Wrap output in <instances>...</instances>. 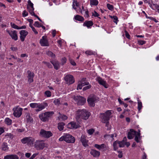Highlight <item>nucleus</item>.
Returning <instances> with one entry per match:
<instances>
[{"label": "nucleus", "mask_w": 159, "mask_h": 159, "mask_svg": "<svg viewBox=\"0 0 159 159\" xmlns=\"http://www.w3.org/2000/svg\"><path fill=\"white\" fill-rule=\"evenodd\" d=\"M83 86L82 84H81L79 82H78V84L77 85V90L79 89H82V87Z\"/></svg>", "instance_id": "6e6d98bb"}, {"label": "nucleus", "mask_w": 159, "mask_h": 159, "mask_svg": "<svg viewBox=\"0 0 159 159\" xmlns=\"http://www.w3.org/2000/svg\"><path fill=\"white\" fill-rule=\"evenodd\" d=\"M90 114L85 109H79L76 113V118L77 120L82 119L86 120L89 117Z\"/></svg>", "instance_id": "f03ea898"}, {"label": "nucleus", "mask_w": 159, "mask_h": 159, "mask_svg": "<svg viewBox=\"0 0 159 159\" xmlns=\"http://www.w3.org/2000/svg\"><path fill=\"white\" fill-rule=\"evenodd\" d=\"M27 73L28 74L27 77L28 79V81L30 83L33 82L34 81L33 78L34 76V73L29 70L27 71Z\"/></svg>", "instance_id": "dca6fc26"}, {"label": "nucleus", "mask_w": 159, "mask_h": 159, "mask_svg": "<svg viewBox=\"0 0 159 159\" xmlns=\"http://www.w3.org/2000/svg\"><path fill=\"white\" fill-rule=\"evenodd\" d=\"M87 132L89 134L91 135L94 132V130L93 129H90L88 130Z\"/></svg>", "instance_id": "09e8293b"}, {"label": "nucleus", "mask_w": 159, "mask_h": 159, "mask_svg": "<svg viewBox=\"0 0 159 159\" xmlns=\"http://www.w3.org/2000/svg\"><path fill=\"white\" fill-rule=\"evenodd\" d=\"M140 139V137H139L137 134L135 135L134 140L137 143H139V139Z\"/></svg>", "instance_id": "8fccbe9b"}, {"label": "nucleus", "mask_w": 159, "mask_h": 159, "mask_svg": "<svg viewBox=\"0 0 159 159\" xmlns=\"http://www.w3.org/2000/svg\"><path fill=\"white\" fill-rule=\"evenodd\" d=\"M6 31L13 39L15 41L18 39V38L17 35V31H16L13 30L10 31L7 30Z\"/></svg>", "instance_id": "f8f14e48"}, {"label": "nucleus", "mask_w": 159, "mask_h": 159, "mask_svg": "<svg viewBox=\"0 0 159 159\" xmlns=\"http://www.w3.org/2000/svg\"><path fill=\"white\" fill-rule=\"evenodd\" d=\"M44 142V141L43 140H36L34 143V146L37 150H43L46 147V144Z\"/></svg>", "instance_id": "20e7f679"}, {"label": "nucleus", "mask_w": 159, "mask_h": 159, "mask_svg": "<svg viewBox=\"0 0 159 159\" xmlns=\"http://www.w3.org/2000/svg\"><path fill=\"white\" fill-rule=\"evenodd\" d=\"M45 94L47 97H49L51 96V93L50 91H46L45 92Z\"/></svg>", "instance_id": "37998d69"}, {"label": "nucleus", "mask_w": 159, "mask_h": 159, "mask_svg": "<svg viewBox=\"0 0 159 159\" xmlns=\"http://www.w3.org/2000/svg\"><path fill=\"white\" fill-rule=\"evenodd\" d=\"M138 44L139 45H143L146 43V41L143 40H139L138 41Z\"/></svg>", "instance_id": "13d9d810"}, {"label": "nucleus", "mask_w": 159, "mask_h": 159, "mask_svg": "<svg viewBox=\"0 0 159 159\" xmlns=\"http://www.w3.org/2000/svg\"><path fill=\"white\" fill-rule=\"evenodd\" d=\"M10 24L12 28L17 30H19V27L16 25L15 24L11 22L10 23Z\"/></svg>", "instance_id": "79ce46f5"}, {"label": "nucleus", "mask_w": 159, "mask_h": 159, "mask_svg": "<svg viewBox=\"0 0 159 159\" xmlns=\"http://www.w3.org/2000/svg\"><path fill=\"white\" fill-rule=\"evenodd\" d=\"M65 125V123L61 122V123H59L58 124V128L59 130L61 131L64 128V125Z\"/></svg>", "instance_id": "c85d7f7f"}, {"label": "nucleus", "mask_w": 159, "mask_h": 159, "mask_svg": "<svg viewBox=\"0 0 159 159\" xmlns=\"http://www.w3.org/2000/svg\"><path fill=\"white\" fill-rule=\"evenodd\" d=\"M34 141V139L31 137H25L21 140V142L22 143H27L30 145L33 144Z\"/></svg>", "instance_id": "1a4fd4ad"}, {"label": "nucleus", "mask_w": 159, "mask_h": 159, "mask_svg": "<svg viewBox=\"0 0 159 159\" xmlns=\"http://www.w3.org/2000/svg\"><path fill=\"white\" fill-rule=\"evenodd\" d=\"M38 104L37 103H31L30 104V106L32 108H37Z\"/></svg>", "instance_id": "49530a36"}, {"label": "nucleus", "mask_w": 159, "mask_h": 159, "mask_svg": "<svg viewBox=\"0 0 159 159\" xmlns=\"http://www.w3.org/2000/svg\"><path fill=\"white\" fill-rule=\"evenodd\" d=\"M66 58L65 57L62 58L61 59V64L62 65H63L66 62Z\"/></svg>", "instance_id": "3c124183"}, {"label": "nucleus", "mask_w": 159, "mask_h": 159, "mask_svg": "<svg viewBox=\"0 0 159 159\" xmlns=\"http://www.w3.org/2000/svg\"><path fill=\"white\" fill-rule=\"evenodd\" d=\"M138 110L139 111H140L141 110V109H142V103L139 100H138Z\"/></svg>", "instance_id": "c9c22d12"}, {"label": "nucleus", "mask_w": 159, "mask_h": 159, "mask_svg": "<svg viewBox=\"0 0 159 159\" xmlns=\"http://www.w3.org/2000/svg\"><path fill=\"white\" fill-rule=\"evenodd\" d=\"M69 61H70V64L72 65L73 66H75L76 65V63L74 61V60H73L72 59H71L70 58H69Z\"/></svg>", "instance_id": "5fc2aeb1"}, {"label": "nucleus", "mask_w": 159, "mask_h": 159, "mask_svg": "<svg viewBox=\"0 0 159 159\" xmlns=\"http://www.w3.org/2000/svg\"><path fill=\"white\" fill-rule=\"evenodd\" d=\"M107 7L108 9L111 11H113V10L114 7L112 5H111L109 3L107 4Z\"/></svg>", "instance_id": "a19ab883"}, {"label": "nucleus", "mask_w": 159, "mask_h": 159, "mask_svg": "<svg viewBox=\"0 0 159 159\" xmlns=\"http://www.w3.org/2000/svg\"><path fill=\"white\" fill-rule=\"evenodd\" d=\"M19 157L16 155H9L4 157L3 159H18Z\"/></svg>", "instance_id": "b1692460"}, {"label": "nucleus", "mask_w": 159, "mask_h": 159, "mask_svg": "<svg viewBox=\"0 0 159 159\" xmlns=\"http://www.w3.org/2000/svg\"><path fill=\"white\" fill-rule=\"evenodd\" d=\"M125 35L126 37L128 39H130V35L129 34L128 32L126 30H125Z\"/></svg>", "instance_id": "4d7b16f0"}, {"label": "nucleus", "mask_w": 159, "mask_h": 159, "mask_svg": "<svg viewBox=\"0 0 159 159\" xmlns=\"http://www.w3.org/2000/svg\"><path fill=\"white\" fill-rule=\"evenodd\" d=\"M112 19L114 20L113 22L115 23H117V21L118 20V18L116 16H111Z\"/></svg>", "instance_id": "de8ad7c7"}, {"label": "nucleus", "mask_w": 159, "mask_h": 159, "mask_svg": "<svg viewBox=\"0 0 159 159\" xmlns=\"http://www.w3.org/2000/svg\"><path fill=\"white\" fill-rule=\"evenodd\" d=\"M32 30L34 32V34H38V32L35 29L34 27L32 28Z\"/></svg>", "instance_id": "774afa93"}, {"label": "nucleus", "mask_w": 159, "mask_h": 159, "mask_svg": "<svg viewBox=\"0 0 159 159\" xmlns=\"http://www.w3.org/2000/svg\"><path fill=\"white\" fill-rule=\"evenodd\" d=\"M74 98L78 105H83L86 102V99L81 96H75Z\"/></svg>", "instance_id": "423d86ee"}, {"label": "nucleus", "mask_w": 159, "mask_h": 159, "mask_svg": "<svg viewBox=\"0 0 159 159\" xmlns=\"http://www.w3.org/2000/svg\"><path fill=\"white\" fill-rule=\"evenodd\" d=\"M147 18L150 19V20L154 21L155 22L157 23L158 22V20H157V19L151 17H148Z\"/></svg>", "instance_id": "0e129e2a"}, {"label": "nucleus", "mask_w": 159, "mask_h": 159, "mask_svg": "<svg viewBox=\"0 0 159 159\" xmlns=\"http://www.w3.org/2000/svg\"><path fill=\"white\" fill-rule=\"evenodd\" d=\"M28 34V32L25 30H21L20 32V38L22 42H23L26 37Z\"/></svg>", "instance_id": "4468645a"}, {"label": "nucleus", "mask_w": 159, "mask_h": 159, "mask_svg": "<svg viewBox=\"0 0 159 159\" xmlns=\"http://www.w3.org/2000/svg\"><path fill=\"white\" fill-rule=\"evenodd\" d=\"M67 126L68 128L70 129H77L80 127L79 124L73 121L69 123Z\"/></svg>", "instance_id": "2eb2a0df"}, {"label": "nucleus", "mask_w": 159, "mask_h": 159, "mask_svg": "<svg viewBox=\"0 0 159 159\" xmlns=\"http://www.w3.org/2000/svg\"><path fill=\"white\" fill-rule=\"evenodd\" d=\"M112 114L111 110H107L105 113H101L100 118L102 122L106 124V126L108 127L107 129H109V120L111 117Z\"/></svg>", "instance_id": "f257e3e1"}, {"label": "nucleus", "mask_w": 159, "mask_h": 159, "mask_svg": "<svg viewBox=\"0 0 159 159\" xmlns=\"http://www.w3.org/2000/svg\"><path fill=\"white\" fill-rule=\"evenodd\" d=\"M107 136H110L111 138L112 139H113V137L114 136V134H105L104 135V137L106 138Z\"/></svg>", "instance_id": "052dcab7"}, {"label": "nucleus", "mask_w": 159, "mask_h": 159, "mask_svg": "<svg viewBox=\"0 0 159 159\" xmlns=\"http://www.w3.org/2000/svg\"><path fill=\"white\" fill-rule=\"evenodd\" d=\"M59 114L60 115L58 117L59 120H60L61 119L62 120H65L67 119L68 117L66 116L65 115H61L60 112H59Z\"/></svg>", "instance_id": "7c9ffc66"}, {"label": "nucleus", "mask_w": 159, "mask_h": 159, "mask_svg": "<svg viewBox=\"0 0 159 159\" xmlns=\"http://www.w3.org/2000/svg\"><path fill=\"white\" fill-rule=\"evenodd\" d=\"M5 136L9 137L11 139H12L13 138V135L11 133H7V134L5 135Z\"/></svg>", "instance_id": "338daca9"}, {"label": "nucleus", "mask_w": 159, "mask_h": 159, "mask_svg": "<svg viewBox=\"0 0 159 159\" xmlns=\"http://www.w3.org/2000/svg\"><path fill=\"white\" fill-rule=\"evenodd\" d=\"M28 15V12L25 10L23 11L22 13V16L23 17H25L27 16Z\"/></svg>", "instance_id": "bf43d9fd"}, {"label": "nucleus", "mask_w": 159, "mask_h": 159, "mask_svg": "<svg viewBox=\"0 0 159 159\" xmlns=\"http://www.w3.org/2000/svg\"><path fill=\"white\" fill-rule=\"evenodd\" d=\"M75 138L72 135L68 134H65L59 140L60 141H62L64 140L67 143H73L75 141Z\"/></svg>", "instance_id": "7ed1b4c3"}, {"label": "nucleus", "mask_w": 159, "mask_h": 159, "mask_svg": "<svg viewBox=\"0 0 159 159\" xmlns=\"http://www.w3.org/2000/svg\"><path fill=\"white\" fill-rule=\"evenodd\" d=\"M127 137L130 139H132L133 138V136L132 134L129 132H128V134Z\"/></svg>", "instance_id": "e2e57ef3"}, {"label": "nucleus", "mask_w": 159, "mask_h": 159, "mask_svg": "<svg viewBox=\"0 0 159 159\" xmlns=\"http://www.w3.org/2000/svg\"><path fill=\"white\" fill-rule=\"evenodd\" d=\"M88 86H86L84 88H83V90L84 91L87 90V89H90L91 87V85L90 84L88 85Z\"/></svg>", "instance_id": "864d4df0"}, {"label": "nucleus", "mask_w": 159, "mask_h": 159, "mask_svg": "<svg viewBox=\"0 0 159 159\" xmlns=\"http://www.w3.org/2000/svg\"><path fill=\"white\" fill-rule=\"evenodd\" d=\"M94 146L97 149L102 152H105L108 149V147L104 143L101 145L95 144Z\"/></svg>", "instance_id": "9b49d317"}, {"label": "nucleus", "mask_w": 159, "mask_h": 159, "mask_svg": "<svg viewBox=\"0 0 159 159\" xmlns=\"http://www.w3.org/2000/svg\"><path fill=\"white\" fill-rule=\"evenodd\" d=\"M50 62L53 65L55 69L56 70L59 69L60 67V65L58 61L56 60H52Z\"/></svg>", "instance_id": "412c9836"}, {"label": "nucleus", "mask_w": 159, "mask_h": 159, "mask_svg": "<svg viewBox=\"0 0 159 159\" xmlns=\"http://www.w3.org/2000/svg\"><path fill=\"white\" fill-rule=\"evenodd\" d=\"M39 154V153L34 154L29 159H34Z\"/></svg>", "instance_id": "69168bd1"}, {"label": "nucleus", "mask_w": 159, "mask_h": 159, "mask_svg": "<svg viewBox=\"0 0 159 159\" xmlns=\"http://www.w3.org/2000/svg\"><path fill=\"white\" fill-rule=\"evenodd\" d=\"M2 150L6 151L8 150L9 148L8 147L7 143L6 142H4L2 145Z\"/></svg>", "instance_id": "bb28decb"}, {"label": "nucleus", "mask_w": 159, "mask_h": 159, "mask_svg": "<svg viewBox=\"0 0 159 159\" xmlns=\"http://www.w3.org/2000/svg\"><path fill=\"white\" fill-rule=\"evenodd\" d=\"M90 153L94 157H98L100 154L99 151L93 149H91Z\"/></svg>", "instance_id": "4be33fe9"}, {"label": "nucleus", "mask_w": 159, "mask_h": 159, "mask_svg": "<svg viewBox=\"0 0 159 159\" xmlns=\"http://www.w3.org/2000/svg\"><path fill=\"white\" fill-rule=\"evenodd\" d=\"M45 113L46 114L45 115H46L48 120L49 117H50L54 114V112L53 111H47Z\"/></svg>", "instance_id": "f704fd0d"}, {"label": "nucleus", "mask_w": 159, "mask_h": 159, "mask_svg": "<svg viewBox=\"0 0 159 159\" xmlns=\"http://www.w3.org/2000/svg\"><path fill=\"white\" fill-rule=\"evenodd\" d=\"M80 141L82 143L83 145L85 147L88 146V140L86 139V137L82 135L81 137Z\"/></svg>", "instance_id": "aec40b11"}, {"label": "nucleus", "mask_w": 159, "mask_h": 159, "mask_svg": "<svg viewBox=\"0 0 159 159\" xmlns=\"http://www.w3.org/2000/svg\"><path fill=\"white\" fill-rule=\"evenodd\" d=\"M5 123L7 125H10L12 122V120L8 118H6L5 120Z\"/></svg>", "instance_id": "72a5a7b5"}, {"label": "nucleus", "mask_w": 159, "mask_h": 159, "mask_svg": "<svg viewBox=\"0 0 159 159\" xmlns=\"http://www.w3.org/2000/svg\"><path fill=\"white\" fill-rule=\"evenodd\" d=\"M42 63L46 65V66L49 68H52V65L49 62L43 61Z\"/></svg>", "instance_id": "e433bc0d"}, {"label": "nucleus", "mask_w": 159, "mask_h": 159, "mask_svg": "<svg viewBox=\"0 0 159 159\" xmlns=\"http://www.w3.org/2000/svg\"><path fill=\"white\" fill-rule=\"evenodd\" d=\"M47 106L48 104L46 103L43 102L41 103H38L37 107L38 108L36 110V111H40L44 109Z\"/></svg>", "instance_id": "f3484780"}, {"label": "nucleus", "mask_w": 159, "mask_h": 159, "mask_svg": "<svg viewBox=\"0 0 159 159\" xmlns=\"http://www.w3.org/2000/svg\"><path fill=\"white\" fill-rule=\"evenodd\" d=\"M98 2L97 0H90V5L92 6H97L98 5Z\"/></svg>", "instance_id": "2f4dec72"}, {"label": "nucleus", "mask_w": 159, "mask_h": 159, "mask_svg": "<svg viewBox=\"0 0 159 159\" xmlns=\"http://www.w3.org/2000/svg\"><path fill=\"white\" fill-rule=\"evenodd\" d=\"M75 19L77 20L82 22L84 20L83 17L79 15H76L75 16Z\"/></svg>", "instance_id": "cd10ccee"}, {"label": "nucleus", "mask_w": 159, "mask_h": 159, "mask_svg": "<svg viewBox=\"0 0 159 159\" xmlns=\"http://www.w3.org/2000/svg\"><path fill=\"white\" fill-rule=\"evenodd\" d=\"M28 4L27 5V8L29 12L30 13L31 12L30 11H34V5L30 0H28Z\"/></svg>", "instance_id": "6ab92c4d"}, {"label": "nucleus", "mask_w": 159, "mask_h": 159, "mask_svg": "<svg viewBox=\"0 0 159 159\" xmlns=\"http://www.w3.org/2000/svg\"><path fill=\"white\" fill-rule=\"evenodd\" d=\"M34 25L35 27L39 28L41 27V25L39 24L38 21H35L34 24Z\"/></svg>", "instance_id": "c03bdc74"}, {"label": "nucleus", "mask_w": 159, "mask_h": 159, "mask_svg": "<svg viewBox=\"0 0 159 159\" xmlns=\"http://www.w3.org/2000/svg\"><path fill=\"white\" fill-rule=\"evenodd\" d=\"M85 53L88 55H92L95 54V52L91 50H88L85 51Z\"/></svg>", "instance_id": "58836bf2"}, {"label": "nucleus", "mask_w": 159, "mask_h": 159, "mask_svg": "<svg viewBox=\"0 0 159 159\" xmlns=\"http://www.w3.org/2000/svg\"><path fill=\"white\" fill-rule=\"evenodd\" d=\"M13 110L14 111L13 114L16 117H20L22 114L23 109L22 108L16 107L14 108Z\"/></svg>", "instance_id": "0eeeda50"}, {"label": "nucleus", "mask_w": 159, "mask_h": 159, "mask_svg": "<svg viewBox=\"0 0 159 159\" xmlns=\"http://www.w3.org/2000/svg\"><path fill=\"white\" fill-rule=\"evenodd\" d=\"M25 115H26V118L27 122H32L33 121V119L30 116V114L29 113H27Z\"/></svg>", "instance_id": "c756f323"}, {"label": "nucleus", "mask_w": 159, "mask_h": 159, "mask_svg": "<svg viewBox=\"0 0 159 159\" xmlns=\"http://www.w3.org/2000/svg\"><path fill=\"white\" fill-rule=\"evenodd\" d=\"M46 54L48 56L51 57L52 58H55L56 57L55 54L54 53H53L52 52L50 51H47L46 52Z\"/></svg>", "instance_id": "473e14b6"}, {"label": "nucleus", "mask_w": 159, "mask_h": 159, "mask_svg": "<svg viewBox=\"0 0 159 159\" xmlns=\"http://www.w3.org/2000/svg\"><path fill=\"white\" fill-rule=\"evenodd\" d=\"M64 80L66 83L69 85L73 84L75 82L73 76L70 75H67L64 77Z\"/></svg>", "instance_id": "9d476101"}, {"label": "nucleus", "mask_w": 159, "mask_h": 159, "mask_svg": "<svg viewBox=\"0 0 159 159\" xmlns=\"http://www.w3.org/2000/svg\"><path fill=\"white\" fill-rule=\"evenodd\" d=\"M93 22L91 20L85 21L83 25L86 26L89 28H90L93 25Z\"/></svg>", "instance_id": "5701e85b"}, {"label": "nucleus", "mask_w": 159, "mask_h": 159, "mask_svg": "<svg viewBox=\"0 0 159 159\" xmlns=\"http://www.w3.org/2000/svg\"><path fill=\"white\" fill-rule=\"evenodd\" d=\"M52 135V133L50 131H46L43 129L40 130V136L46 138H48Z\"/></svg>", "instance_id": "6e6552de"}, {"label": "nucleus", "mask_w": 159, "mask_h": 159, "mask_svg": "<svg viewBox=\"0 0 159 159\" xmlns=\"http://www.w3.org/2000/svg\"><path fill=\"white\" fill-rule=\"evenodd\" d=\"M128 132L131 134L132 135H135L137 134V132L132 129H130V131Z\"/></svg>", "instance_id": "a18cd8bd"}, {"label": "nucleus", "mask_w": 159, "mask_h": 159, "mask_svg": "<svg viewBox=\"0 0 159 159\" xmlns=\"http://www.w3.org/2000/svg\"><path fill=\"white\" fill-rule=\"evenodd\" d=\"M41 45L43 46H49L48 42L47 39L46 37L43 36L42 39L40 40Z\"/></svg>", "instance_id": "a211bd4d"}, {"label": "nucleus", "mask_w": 159, "mask_h": 159, "mask_svg": "<svg viewBox=\"0 0 159 159\" xmlns=\"http://www.w3.org/2000/svg\"><path fill=\"white\" fill-rule=\"evenodd\" d=\"M99 100L98 97L92 94L90 95L89 96L87 99V101L90 106L94 107L95 105V103L99 101Z\"/></svg>", "instance_id": "39448f33"}, {"label": "nucleus", "mask_w": 159, "mask_h": 159, "mask_svg": "<svg viewBox=\"0 0 159 159\" xmlns=\"http://www.w3.org/2000/svg\"><path fill=\"white\" fill-rule=\"evenodd\" d=\"M79 82L83 86L88 85L89 84V82L86 81V78H82L81 80Z\"/></svg>", "instance_id": "a878e982"}, {"label": "nucleus", "mask_w": 159, "mask_h": 159, "mask_svg": "<svg viewBox=\"0 0 159 159\" xmlns=\"http://www.w3.org/2000/svg\"><path fill=\"white\" fill-rule=\"evenodd\" d=\"M53 102L55 105L59 106L60 104V102L59 99H55Z\"/></svg>", "instance_id": "ea45409f"}, {"label": "nucleus", "mask_w": 159, "mask_h": 159, "mask_svg": "<svg viewBox=\"0 0 159 159\" xmlns=\"http://www.w3.org/2000/svg\"><path fill=\"white\" fill-rule=\"evenodd\" d=\"M117 142L115 141L113 143V146L114 147V150H116L117 149Z\"/></svg>", "instance_id": "603ef678"}, {"label": "nucleus", "mask_w": 159, "mask_h": 159, "mask_svg": "<svg viewBox=\"0 0 159 159\" xmlns=\"http://www.w3.org/2000/svg\"><path fill=\"white\" fill-rule=\"evenodd\" d=\"M96 80L100 85H102L105 88H107L108 87L109 85L102 78L98 77L97 78Z\"/></svg>", "instance_id": "ddd939ff"}, {"label": "nucleus", "mask_w": 159, "mask_h": 159, "mask_svg": "<svg viewBox=\"0 0 159 159\" xmlns=\"http://www.w3.org/2000/svg\"><path fill=\"white\" fill-rule=\"evenodd\" d=\"M92 14L93 16H94L95 17H97L99 18L100 19V17H98V16H99V14L96 11H94V14L93 13Z\"/></svg>", "instance_id": "680f3d73"}, {"label": "nucleus", "mask_w": 159, "mask_h": 159, "mask_svg": "<svg viewBox=\"0 0 159 159\" xmlns=\"http://www.w3.org/2000/svg\"><path fill=\"white\" fill-rule=\"evenodd\" d=\"M45 113H44L40 114L39 115V118L43 121H46L48 120L47 117V116L45 115Z\"/></svg>", "instance_id": "393cba45"}, {"label": "nucleus", "mask_w": 159, "mask_h": 159, "mask_svg": "<svg viewBox=\"0 0 159 159\" xmlns=\"http://www.w3.org/2000/svg\"><path fill=\"white\" fill-rule=\"evenodd\" d=\"M118 144H119V146L120 148L123 147L125 145V143L123 141H117Z\"/></svg>", "instance_id": "4c0bfd02"}]
</instances>
